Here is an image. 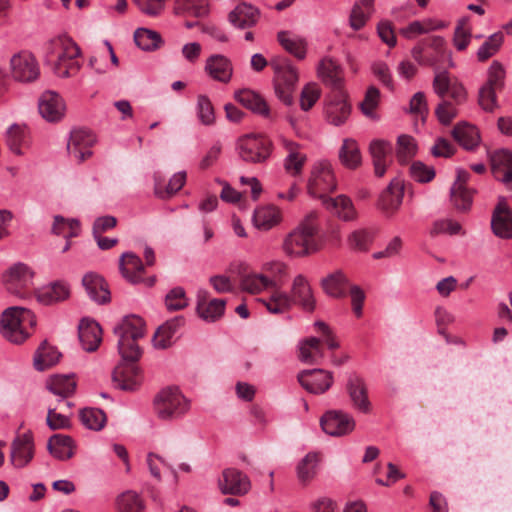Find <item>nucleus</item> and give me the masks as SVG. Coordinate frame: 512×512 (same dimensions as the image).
Wrapping results in <instances>:
<instances>
[{"instance_id": "f03ea898", "label": "nucleus", "mask_w": 512, "mask_h": 512, "mask_svg": "<svg viewBox=\"0 0 512 512\" xmlns=\"http://www.w3.org/2000/svg\"><path fill=\"white\" fill-rule=\"evenodd\" d=\"M80 54V48L70 37L59 36L45 44L44 62L54 74L68 78L80 70L81 65L78 61Z\"/></svg>"}, {"instance_id": "4468645a", "label": "nucleus", "mask_w": 512, "mask_h": 512, "mask_svg": "<svg viewBox=\"0 0 512 512\" xmlns=\"http://www.w3.org/2000/svg\"><path fill=\"white\" fill-rule=\"evenodd\" d=\"M297 378L301 386L313 394L326 392L333 383L332 373L322 369L303 370Z\"/></svg>"}, {"instance_id": "f8f14e48", "label": "nucleus", "mask_w": 512, "mask_h": 512, "mask_svg": "<svg viewBox=\"0 0 512 512\" xmlns=\"http://www.w3.org/2000/svg\"><path fill=\"white\" fill-rule=\"evenodd\" d=\"M320 423L323 431L331 436L347 435L355 428L353 417L348 413L337 410L326 412Z\"/></svg>"}, {"instance_id": "e433bc0d", "label": "nucleus", "mask_w": 512, "mask_h": 512, "mask_svg": "<svg viewBox=\"0 0 512 512\" xmlns=\"http://www.w3.org/2000/svg\"><path fill=\"white\" fill-rule=\"evenodd\" d=\"M5 143L11 152L16 155H23L24 150L28 148L30 143L27 128L19 124L11 125L6 132Z\"/></svg>"}, {"instance_id": "09e8293b", "label": "nucleus", "mask_w": 512, "mask_h": 512, "mask_svg": "<svg viewBox=\"0 0 512 512\" xmlns=\"http://www.w3.org/2000/svg\"><path fill=\"white\" fill-rule=\"evenodd\" d=\"M253 221L258 229L269 230L280 223L281 211L274 205L261 206L255 210Z\"/></svg>"}, {"instance_id": "ea45409f", "label": "nucleus", "mask_w": 512, "mask_h": 512, "mask_svg": "<svg viewBox=\"0 0 512 512\" xmlns=\"http://www.w3.org/2000/svg\"><path fill=\"white\" fill-rule=\"evenodd\" d=\"M47 448L53 457L67 460L74 455L75 444L70 436L54 434L49 438Z\"/></svg>"}, {"instance_id": "4be33fe9", "label": "nucleus", "mask_w": 512, "mask_h": 512, "mask_svg": "<svg viewBox=\"0 0 512 512\" xmlns=\"http://www.w3.org/2000/svg\"><path fill=\"white\" fill-rule=\"evenodd\" d=\"M404 197V184L399 179H394L382 192L378 206L387 215H394L400 208Z\"/></svg>"}, {"instance_id": "72a5a7b5", "label": "nucleus", "mask_w": 512, "mask_h": 512, "mask_svg": "<svg viewBox=\"0 0 512 512\" xmlns=\"http://www.w3.org/2000/svg\"><path fill=\"white\" fill-rule=\"evenodd\" d=\"M375 11L374 0H357L349 14V26L354 31L365 27Z\"/></svg>"}, {"instance_id": "37998d69", "label": "nucleus", "mask_w": 512, "mask_h": 512, "mask_svg": "<svg viewBox=\"0 0 512 512\" xmlns=\"http://www.w3.org/2000/svg\"><path fill=\"white\" fill-rule=\"evenodd\" d=\"M69 288L63 282H55L35 291V297L40 304L51 305L67 299Z\"/></svg>"}, {"instance_id": "423d86ee", "label": "nucleus", "mask_w": 512, "mask_h": 512, "mask_svg": "<svg viewBox=\"0 0 512 512\" xmlns=\"http://www.w3.org/2000/svg\"><path fill=\"white\" fill-rule=\"evenodd\" d=\"M154 412L163 421H176L190 410V400L177 387L162 389L154 398Z\"/></svg>"}, {"instance_id": "c85d7f7f", "label": "nucleus", "mask_w": 512, "mask_h": 512, "mask_svg": "<svg viewBox=\"0 0 512 512\" xmlns=\"http://www.w3.org/2000/svg\"><path fill=\"white\" fill-rule=\"evenodd\" d=\"M491 169L493 176L508 184L512 182V152L500 149L490 155Z\"/></svg>"}, {"instance_id": "2f4dec72", "label": "nucleus", "mask_w": 512, "mask_h": 512, "mask_svg": "<svg viewBox=\"0 0 512 512\" xmlns=\"http://www.w3.org/2000/svg\"><path fill=\"white\" fill-rule=\"evenodd\" d=\"M205 70L214 80L222 83H228L233 73L231 61L218 54L207 59Z\"/></svg>"}, {"instance_id": "c9c22d12", "label": "nucleus", "mask_w": 512, "mask_h": 512, "mask_svg": "<svg viewBox=\"0 0 512 512\" xmlns=\"http://www.w3.org/2000/svg\"><path fill=\"white\" fill-rule=\"evenodd\" d=\"M185 319L182 316L167 320L154 334L153 344L158 349H166L173 343L172 338L177 330L184 325Z\"/></svg>"}, {"instance_id": "0e129e2a", "label": "nucleus", "mask_w": 512, "mask_h": 512, "mask_svg": "<svg viewBox=\"0 0 512 512\" xmlns=\"http://www.w3.org/2000/svg\"><path fill=\"white\" fill-rule=\"evenodd\" d=\"M417 145L413 137L401 135L397 139V159L404 164L410 161L416 154Z\"/></svg>"}, {"instance_id": "f704fd0d", "label": "nucleus", "mask_w": 512, "mask_h": 512, "mask_svg": "<svg viewBox=\"0 0 512 512\" xmlns=\"http://www.w3.org/2000/svg\"><path fill=\"white\" fill-rule=\"evenodd\" d=\"M351 285L349 279L342 271H336L321 281L324 292L334 298L346 297Z\"/></svg>"}, {"instance_id": "3c124183", "label": "nucleus", "mask_w": 512, "mask_h": 512, "mask_svg": "<svg viewBox=\"0 0 512 512\" xmlns=\"http://www.w3.org/2000/svg\"><path fill=\"white\" fill-rule=\"evenodd\" d=\"M261 273L270 288L282 287L287 276V266L280 261L267 262Z\"/></svg>"}, {"instance_id": "6e6552de", "label": "nucleus", "mask_w": 512, "mask_h": 512, "mask_svg": "<svg viewBox=\"0 0 512 512\" xmlns=\"http://www.w3.org/2000/svg\"><path fill=\"white\" fill-rule=\"evenodd\" d=\"M5 290L18 298L28 299L35 294L34 272L24 263H15L2 274Z\"/></svg>"}, {"instance_id": "6ab92c4d", "label": "nucleus", "mask_w": 512, "mask_h": 512, "mask_svg": "<svg viewBox=\"0 0 512 512\" xmlns=\"http://www.w3.org/2000/svg\"><path fill=\"white\" fill-rule=\"evenodd\" d=\"M491 228L493 233L499 238H512V210L503 198L499 200L493 211Z\"/></svg>"}, {"instance_id": "6e6d98bb", "label": "nucleus", "mask_w": 512, "mask_h": 512, "mask_svg": "<svg viewBox=\"0 0 512 512\" xmlns=\"http://www.w3.org/2000/svg\"><path fill=\"white\" fill-rule=\"evenodd\" d=\"M442 100L438 104L435 113L438 120L444 124L448 125L452 122V120L457 116V108L456 105L461 104L457 103L455 99L452 98L450 92L448 91L443 97H440Z\"/></svg>"}, {"instance_id": "a211bd4d", "label": "nucleus", "mask_w": 512, "mask_h": 512, "mask_svg": "<svg viewBox=\"0 0 512 512\" xmlns=\"http://www.w3.org/2000/svg\"><path fill=\"white\" fill-rule=\"evenodd\" d=\"M136 361L123 360L115 367L112 375L113 382L122 390H134L141 382V372L135 365Z\"/></svg>"}, {"instance_id": "052dcab7", "label": "nucleus", "mask_w": 512, "mask_h": 512, "mask_svg": "<svg viewBox=\"0 0 512 512\" xmlns=\"http://www.w3.org/2000/svg\"><path fill=\"white\" fill-rule=\"evenodd\" d=\"M116 507L118 512H142L144 505L137 493L126 491L118 496Z\"/></svg>"}, {"instance_id": "bb28decb", "label": "nucleus", "mask_w": 512, "mask_h": 512, "mask_svg": "<svg viewBox=\"0 0 512 512\" xmlns=\"http://www.w3.org/2000/svg\"><path fill=\"white\" fill-rule=\"evenodd\" d=\"M293 304L299 305L303 310L312 312L315 309V298L307 279L303 275H297L292 284L291 295Z\"/></svg>"}, {"instance_id": "f257e3e1", "label": "nucleus", "mask_w": 512, "mask_h": 512, "mask_svg": "<svg viewBox=\"0 0 512 512\" xmlns=\"http://www.w3.org/2000/svg\"><path fill=\"white\" fill-rule=\"evenodd\" d=\"M411 55L419 65L433 68L432 87L439 97H443L449 91L457 103L465 100L466 91L463 85L452 78L446 69L441 68L446 61L449 67H454L452 53L448 50L447 42L442 36H432L421 40L413 47Z\"/></svg>"}, {"instance_id": "9d476101", "label": "nucleus", "mask_w": 512, "mask_h": 512, "mask_svg": "<svg viewBox=\"0 0 512 512\" xmlns=\"http://www.w3.org/2000/svg\"><path fill=\"white\" fill-rule=\"evenodd\" d=\"M336 189V180L332 171L331 164L328 162H319L311 170L307 184L308 193L324 201L329 198V193Z\"/></svg>"}, {"instance_id": "a19ab883", "label": "nucleus", "mask_w": 512, "mask_h": 512, "mask_svg": "<svg viewBox=\"0 0 512 512\" xmlns=\"http://www.w3.org/2000/svg\"><path fill=\"white\" fill-rule=\"evenodd\" d=\"M235 99L244 107L260 114L265 118L271 117V112L266 101L254 91L244 89L235 94Z\"/></svg>"}, {"instance_id": "49530a36", "label": "nucleus", "mask_w": 512, "mask_h": 512, "mask_svg": "<svg viewBox=\"0 0 512 512\" xmlns=\"http://www.w3.org/2000/svg\"><path fill=\"white\" fill-rule=\"evenodd\" d=\"M259 18V10L254 6L241 3L230 14V22L239 27L245 28L254 25Z\"/></svg>"}, {"instance_id": "7ed1b4c3", "label": "nucleus", "mask_w": 512, "mask_h": 512, "mask_svg": "<svg viewBox=\"0 0 512 512\" xmlns=\"http://www.w3.org/2000/svg\"><path fill=\"white\" fill-rule=\"evenodd\" d=\"M317 213L310 212L283 241L284 252L292 257H305L318 250Z\"/></svg>"}, {"instance_id": "680f3d73", "label": "nucleus", "mask_w": 512, "mask_h": 512, "mask_svg": "<svg viewBox=\"0 0 512 512\" xmlns=\"http://www.w3.org/2000/svg\"><path fill=\"white\" fill-rule=\"evenodd\" d=\"M80 419L87 428L101 430L107 421L105 413L97 408H85L80 413Z\"/></svg>"}, {"instance_id": "412c9836", "label": "nucleus", "mask_w": 512, "mask_h": 512, "mask_svg": "<svg viewBox=\"0 0 512 512\" xmlns=\"http://www.w3.org/2000/svg\"><path fill=\"white\" fill-rule=\"evenodd\" d=\"M219 486L224 494L244 495L250 489V481L241 471L227 468L222 473Z\"/></svg>"}, {"instance_id": "bf43d9fd", "label": "nucleus", "mask_w": 512, "mask_h": 512, "mask_svg": "<svg viewBox=\"0 0 512 512\" xmlns=\"http://www.w3.org/2000/svg\"><path fill=\"white\" fill-rule=\"evenodd\" d=\"M80 230V223L76 219H66L62 216H55L52 232L65 238L76 237Z\"/></svg>"}, {"instance_id": "20e7f679", "label": "nucleus", "mask_w": 512, "mask_h": 512, "mask_svg": "<svg viewBox=\"0 0 512 512\" xmlns=\"http://www.w3.org/2000/svg\"><path fill=\"white\" fill-rule=\"evenodd\" d=\"M123 360L138 361L142 355L139 340L145 336V322L137 315L125 316L113 329Z\"/></svg>"}, {"instance_id": "603ef678", "label": "nucleus", "mask_w": 512, "mask_h": 512, "mask_svg": "<svg viewBox=\"0 0 512 512\" xmlns=\"http://www.w3.org/2000/svg\"><path fill=\"white\" fill-rule=\"evenodd\" d=\"M185 182V172H178L174 174L169 180L167 186H165L162 180L156 175L154 187L155 194L162 199L170 198L184 186Z\"/></svg>"}, {"instance_id": "338daca9", "label": "nucleus", "mask_w": 512, "mask_h": 512, "mask_svg": "<svg viewBox=\"0 0 512 512\" xmlns=\"http://www.w3.org/2000/svg\"><path fill=\"white\" fill-rule=\"evenodd\" d=\"M503 43V34L501 32L491 35L479 48L477 57L479 61H486L493 56Z\"/></svg>"}, {"instance_id": "c756f323", "label": "nucleus", "mask_w": 512, "mask_h": 512, "mask_svg": "<svg viewBox=\"0 0 512 512\" xmlns=\"http://www.w3.org/2000/svg\"><path fill=\"white\" fill-rule=\"evenodd\" d=\"M282 145L287 152L284 160V168L287 173L292 176H298L302 173L307 157L300 152V146L296 142L289 139H282Z\"/></svg>"}, {"instance_id": "13d9d810", "label": "nucleus", "mask_w": 512, "mask_h": 512, "mask_svg": "<svg viewBox=\"0 0 512 512\" xmlns=\"http://www.w3.org/2000/svg\"><path fill=\"white\" fill-rule=\"evenodd\" d=\"M319 460L318 453L310 452L300 461L297 473L301 482L307 483L315 477Z\"/></svg>"}, {"instance_id": "de8ad7c7", "label": "nucleus", "mask_w": 512, "mask_h": 512, "mask_svg": "<svg viewBox=\"0 0 512 512\" xmlns=\"http://www.w3.org/2000/svg\"><path fill=\"white\" fill-rule=\"evenodd\" d=\"M340 162L348 169H357L362 163V155L356 140L346 138L339 150Z\"/></svg>"}, {"instance_id": "4c0bfd02", "label": "nucleus", "mask_w": 512, "mask_h": 512, "mask_svg": "<svg viewBox=\"0 0 512 512\" xmlns=\"http://www.w3.org/2000/svg\"><path fill=\"white\" fill-rule=\"evenodd\" d=\"M282 287L269 288V297L262 299L267 310L272 314H282L289 311L293 300L289 294L281 289Z\"/></svg>"}, {"instance_id": "58836bf2", "label": "nucleus", "mask_w": 512, "mask_h": 512, "mask_svg": "<svg viewBox=\"0 0 512 512\" xmlns=\"http://www.w3.org/2000/svg\"><path fill=\"white\" fill-rule=\"evenodd\" d=\"M318 72L323 82L331 87L332 92L343 91V78L339 66L329 58L323 59L318 68Z\"/></svg>"}, {"instance_id": "9b49d317", "label": "nucleus", "mask_w": 512, "mask_h": 512, "mask_svg": "<svg viewBox=\"0 0 512 512\" xmlns=\"http://www.w3.org/2000/svg\"><path fill=\"white\" fill-rule=\"evenodd\" d=\"M10 72L12 78L21 83H32L40 77L39 63L29 51H21L11 57Z\"/></svg>"}, {"instance_id": "c03bdc74", "label": "nucleus", "mask_w": 512, "mask_h": 512, "mask_svg": "<svg viewBox=\"0 0 512 512\" xmlns=\"http://www.w3.org/2000/svg\"><path fill=\"white\" fill-rule=\"evenodd\" d=\"M173 12L178 16L201 18L208 13L207 0H173Z\"/></svg>"}, {"instance_id": "69168bd1", "label": "nucleus", "mask_w": 512, "mask_h": 512, "mask_svg": "<svg viewBox=\"0 0 512 512\" xmlns=\"http://www.w3.org/2000/svg\"><path fill=\"white\" fill-rule=\"evenodd\" d=\"M240 285L244 291L251 294H257L270 288L266 283L262 273H249L242 276Z\"/></svg>"}, {"instance_id": "1a4fd4ad", "label": "nucleus", "mask_w": 512, "mask_h": 512, "mask_svg": "<svg viewBox=\"0 0 512 512\" xmlns=\"http://www.w3.org/2000/svg\"><path fill=\"white\" fill-rule=\"evenodd\" d=\"M239 157L248 163H264L271 155L272 142L262 134H246L237 141Z\"/></svg>"}, {"instance_id": "4d7b16f0", "label": "nucleus", "mask_w": 512, "mask_h": 512, "mask_svg": "<svg viewBox=\"0 0 512 512\" xmlns=\"http://www.w3.org/2000/svg\"><path fill=\"white\" fill-rule=\"evenodd\" d=\"M134 41L139 48L145 51L155 50L162 43L159 33L146 28H139L135 31Z\"/></svg>"}, {"instance_id": "0eeeda50", "label": "nucleus", "mask_w": 512, "mask_h": 512, "mask_svg": "<svg viewBox=\"0 0 512 512\" xmlns=\"http://www.w3.org/2000/svg\"><path fill=\"white\" fill-rule=\"evenodd\" d=\"M270 66L274 71V89L277 97L285 104L291 105L294 101L293 93L298 82V71L286 57H275Z\"/></svg>"}, {"instance_id": "aec40b11", "label": "nucleus", "mask_w": 512, "mask_h": 512, "mask_svg": "<svg viewBox=\"0 0 512 512\" xmlns=\"http://www.w3.org/2000/svg\"><path fill=\"white\" fill-rule=\"evenodd\" d=\"M119 268L123 277L129 282L136 284L144 281L142 278L144 273V265L141 259L134 253H124L120 258ZM154 282V277L145 280L147 286H152Z\"/></svg>"}, {"instance_id": "b1692460", "label": "nucleus", "mask_w": 512, "mask_h": 512, "mask_svg": "<svg viewBox=\"0 0 512 512\" xmlns=\"http://www.w3.org/2000/svg\"><path fill=\"white\" fill-rule=\"evenodd\" d=\"M469 177V172L458 170L456 181L451 188V202L460 211L469 210L472 204L473 191L466 187Z\"/></svg>"}, {"instance_id": "864d4df0", "label": "nucleus", "mask_w": 512, "mask_h": 512, "mask_svg": "<svg viewBox=\"0 0 512 512\" xmlns=\"http://www.w3.org/2000/svg\"><path fill=\"white\" fill-rule=\"evenodd\" d=\"M47 388L53 394L66 398L74 393L76 381L73 375H55L48 380Z\"/></svg>"}, {"instance_id": "8fccbe9b", "label": "nucleus", "mask_w": 512, "mask_h": 512, "mask_svg": "<svg viewBox=\"0 0 512 512\" xmlns=\"http://www.w3.org/2000/svg\"><path fill=\"white\" fill-rule=\"evenodd\" d=\"M324 357L322 341L310 337L302 341L299 348V359L306 364H318Z\"/></svg>"}, {"instance_id": "a878e982", "label": "nucleus", "mask_w": 512, "mask_h": 512, "mask_svg": "<svg viewBox=\"0 0 512 512\" xmlns=\"http://www.w3.org/2000/svg\"><path fill=\"white\" fill-rule=\"evenodd\" d=\"M79 341L87 352H94L102 342V329L100 325L88 318L81 320L78 327Z\"/></svg>"}, {"instance_id": "e2e57ef3", "label": "nucleus", "mask_w": 512, "mask_h": 512, "mask_svg": "<svg viewBox=\"0 0 512 512\" xmlns=\"http://www.w3.org/2000/svg\"><path fill=\"white\" fill-rule=\"evenodd\" d=\"M169 0H132L138 10L147 17H161Z\"/></svg>"}, {"instance_id": "7c9ffc66", "label": "nucleus", "mask_w": 512, "mask_h": 512, "mask_svg": "<svg viewBox=\"0 0 512 512\" xmlns=\"http://www.w3.org/2000/svg\"><path fill=\"white\" fill-rule=\"evenodd\" d=\"M392 145L384 140H373L369 146V153L374 165V173L377 177H382L390 163V154Z\"/></svg>"}, {"instance_id": "f3484780", "label": "nucleus", "mask_w": 512, "mask_h": 512, "mask_svg": "<svg viewBox=\"0 0 512 512\" xmlns=\"http://www.w3.org/2000/svg\"><path fill=\"white\" fill-rule=\"evenodd\" d=\"M39 112L49 122L60 121L66 111L63 98L54 91H45L39 99Z\"/></svg>"}, {"instance_id": "2eb2a0df", "label": "nucleus", "mask_w": 512, "mask_h": 512, "mask_svg": "<svg viewBox=\"0 0 512 512\" xmlns=\"http://www.w3.org/2000/svg\"><path fill=\"white\" fill-rule=\"evenodd\" d=\"M350 113L351 105L346 100L345 92H332L325 107L326 120L334 126H341L347 121Z\"/></svg>"}, {"instance_id": "a18cd8bd", "label": "nucleus", "mask_w": 512, "mask_h": 512, "mask_svg": "<svg viewBox=\"0 0 512 512\" xmlns=\"http://www.w3.org/2000/svg\"><path fill=\"white\" fill-rule=\"evenodd\" d=\"M453 138L465 149L472 150L480 143L478 129L467 123L457 124L452 130Z\"/></svg>"}, {"instance_id": "774afa93", "label": "nucleus", "mask_w": 512, "mask_h": 512, "mask_svg": "<svg viewBox=\"0 0 512 512\" xmlns=\"http://www.w3.org/2000/svg\"><path fill=\"white\" fill-rule=\"evenodd\" d=\"M349 245L358 251H367L373 241V233L368 229H359L349 236Z\"/></svg>"}, {"instance_id": "ddd939ff", "label": "nucleus", "mask_w": 512, "mask_h": 512, "mask_svg": "<svg viewBox=\"0 0 512 512\" xmlns=\"http://www.w3.org/2000/svg\"><path fill=\"white\" fill-rule=\"evenodd\" d=\"M96 139L94 134L85 129H78L71 132L67 150L75 160L83 162L92 155L91 147Z\"/></svg>"}, {"instance_id": "cd10ccee", "label": "nucleus", "mask_w": 512, "mask_h": 512, "mask_svg": "<svg viewBox=\"0 0 512 512\" xmlns=\"http://www.w3.org/2000/svg\"><path fill=\"white\" fill-rule=\"evenodd\" d=\"M322 204L330 213L343 221L348 222L357 219L358 213L354 204L346 195L324 198Z\"/></svg>"}, {"instance_id": "393cba45", "label": "nucleus", "mask_w": 512, "mask_h": 512, "mask_svg": "<svg viewBox=\"0 0 512 512\" xmlns=\"http://www.w3.org/2000/svg\"><path fill=\"white\" fill-rule=\"evenodd\" d=\"M347 392L354 408L364 414L371 411L368 388L363 378L358 375L350 376L347 382Z\"/></svg>"}, {"instance_id": "5701e85b", "label": "nucleus", "mask_w": 512, "mask_h": 512, "mask_svg": "<svg viewBox=\"0 0 512 512\" xmlns=\"http://www.w3.org/2000/svg\"><path fill=\"white\" fill-rule=\"evenodd\" d=\"M224 309V300L210 298L209 292L206 290L198 291L197 313L204 321L214 322L218 320L223 315Z\"/></svg>"}, {"instance_id": "5fc2aeb1", "label": "nucleus", "mask_w": 512, "mask_h": 512, "mask_svg": "<svg viewBox=\"0 0 512 512\" xmlns=\"http://www.w3.org/2000/svg\"><path fill=\"white\" fill-rule=\"evenodd\" d=\"M59 357L60 353L54 347L43 343L34 357V366L39 371L46 370L56 364Z\"/></svg>"}, {"instance_id": "dca6fc26", "label": "nucleus", "mask_w": 512, "mask_h": 512, "mask_svg": "<svg viewBox=\"0 0 512 512\" xmlns=\"http://www.w3.org/2000/svg\"><path fill=\"white\" fill-rule=\"evenodd\" d=\"M34 456V440L32 433L18 434L11 443L10 459L15 467L26 466Z\"/></svg>"}, {"instance_id": "39448f33", "label": "nucleus", "mask_w": 512, "mask_h": 512, "mask_svg": "<svg viewBox=\"0 0 512 512\" xmlns=\"http://www.w3.org/2000/svg\"><path fill=\"white\" fill-rule=\"evenodd\" d=\"M2 335L10 342L20 344L32 333L36 318L24 307L13 306L5 309L0 319Z\"/></svg>"}, {"instance_id": "473e14b6", "label": "nucleus", "mask_w": 512, "mask_h": 512, "mask_svg": "<svg viewBox=\"0 0 512 512\" xmlns=\"http://www.w3.org/2000/svg\"><path fill=\"white\" fill-rule=\"evenodd\" d=\"M82 284L92 300L100 304L110 301V292L107 288V284L99 275L87 273L82 279Z\"/></svg>"}, {"instance_id": "79ce46f5", "label": "nucleus", "mask_w": 512, "mask_h": 512, "mask_svg": "<svg viewBox=\"0 0 512 512\" xmlns=\"http://www.w3.org/2000/svg\"><path fill=\"white\" fill-rule=\"evenodd\" d=\"M277 39L280 45L298 60L306 57L307 42L303 37L289 31H280Z\"/></svg>"}]
</instances>
